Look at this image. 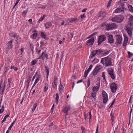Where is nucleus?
<instances>
[{
	"label": "nucleus",
	"instance_id": "1",
	"mask_svg": "<svg viewBox=\"0 0 133 133\" xmlns=\"http://www.w3.org/2000/svg\"><path fill=\"white\" fill-rule=\"evenodd\" d=\"M133 26V16L131 15L129 17L128 22L126 25V30L129 36L130 37L132 36L131 29Z\"/></svg>",
	"mask_w": 133,
	"mask_h": 133
},
{
	"label": "nucleus",
	"instance_id": "2",
	"mask_svg": "<svg viewBox=\"0 0 133 133\" xmlns=\"http://www.w3.org/2000/svg\"><path fill=\"white\" fill-rule=\"evenodd\" d=\"M101 62L104 66H110L111 65V59L108 56L102 58L101 60Z\"/></svg>",
	"mask_w": 133,
	"mask_h": 133
},
{
	"label": "nucleus",
	"instance_id": "3",
	"mask_svg": "<svg viewBox=\"0 0 133 133\" xmlns=\"http://www.w3.org/2000/svg\"><path fill=\"white\" fill-rule=\"evenodd\" d=\"M123 19V17L121 15H117L111 19L112 21L114 22L120 23L121 22Z\"/></svg>",
	"mask_w": 133,
	"mask_h": 133
},
{
	"label": "nucleus",
	"instance_id": "4",
	"mask_svg": "<svg viewBox=\"0 0 133 133\" xmlns=\"http://www.w3.org/2000/svg\"><path fill=\"white\" fill-rule=\"evenodd\" d=\"M102 68V67L100 65L96 66L93 71L92 74L94 76H95L100 71Z\"/></svg>",
	"mask_w": 133,
	"mask_h": 133
},
{
	"label": "nucleus",
	"instance_id": "5",
	"mask_svg": "<svg viewBox=\"0 0 133 133\" xmlns=\"http://www.w3.org/2000/svg\"><path fill=\"white\" fill-rule=\"evenodd\" d=\"M117 26V24L115 23H112L111 24H107L106 25V29L107 30H109L116 29Z\"/></svg>",
	"mask_w": 133,
	"mask_h": 133
},
{
	"label": "nucleus",
	"instance_id": "6",
	"mask_svg": "<svg viewBox=\"0 0 133 133\" xmlns=\"http://www.w3.org/2000/svg\"><path fill=\"white\" fill-rule=\"evenodd\" d=\"M111 92L113 93L115 92L117 89V85L115 83H112L110 86Z\"/></svg>",
	"mask_w": 133,
	"mask_h": 133
},
{
	"label": "nucleus",
	"instance_id": "7",
	"mask_svg": "<svg viewBox=\"0 0 133 133\" xmlns=\"http://www.w3.org/2000/svg\"><path fill=\"white\" fill-rule=\"evenodd\" d=\"M103 102L104 103H106L108 100V96L107 93L104 91L102 92Z\"/></svg>",
	"mask_w": 133,
	"mask_h": 133
},
{
	"label": "nucleus",
	"instance_id": "8",
	"mask_svg": "<svg viewBox=\"0 0 133 133\" xmlns=\"http://www.w3.org/2000/svg\"><path fill=\"white\" fill-rule=\"evenodd\" d=\"M106 39V37L105 36L101 35L99 36L98 38V44H100L103 42Z\"/></svg>",
	"mask_w": 133,
	"mask_h": 133
},
{
	"label": "nucleus",
	"instance_id": "9",
	"mask_svg": "<svg viewBox=\"0 0 133 133\" xmlns=\"http://www.w3.org/2000/svg\"><path fill=\"white\" fill-rule=\"evenodd\" d=\"M108 37V42L110 43H112L114 42V39L113 36L110 34L108 33L105 34Z\"/></svg>",
	"mask_w": 133,
	"mask_h": 133
},
{
	"label": "nucleus",
	"instance_id": "10",
	"mask_svg": "<svg viewBox=\"0 0 133 133\" xmlns=\"http://www.w3.org/2000/svg\"><path fill=\"white\" fill-rule=\"evenodd\" d=\"M126 9L123 7L118 8L115 11V13H121L123 14L124 12V10Z\"/></svg>",
	"mask_w": 133,
	"mask_h": 133
},
{
	"label": "nucleus",
	"instance_id": "11",
	"mask_svg": "<svg viewBox=\"0 0 133 133\" xmlns=\"http://www.w3.org/2000/svg\"><path fill=\"white\" fill-rule=\"evenodd\" d=\"M116 41L115 44L117 45L121 44L122 41V37L120 35L116 36Z\"/></svg>",
	"mask_w": 133,
	"mask_h": 133
},
{
	"label": "nucleus",
	"instance_id": "12",
	"mask_svg": "<svg viewBox=\"0 0 133 133\" xmlns=\"http://www.w3.org/2000/svg\"><path fill=\"white\" fill-rule=\"evenodd\" d=\"M94 41V38H92L86 42V44L88 46H91L93 44Z\"/></svg>",
	"mask_w": 133,
	"mask_h": 133
},
{
	"label": "nucleus",
	"instance_id": "13",
	"mask_svg": "<svg viewBox=\"0 0 133 133\" xmlns=\"http://www.w3.org/2000/svg\"><path fill=\"white\" fill-rule=\"evenodd\" d=\"M108 71L112 79H114L115 78V74H114L112 69L111 68L108 69Z\"/></svg>",
	"mask_w": 133,
	"mask_h": 133
},
{
	"label": "nucleus",
	"instance_id": "14",
	"mask_svg": "<svg viewBox=\"0 0 133 133\" xmlns=\"http://www.w3.org/2000/svg\"><path fill=\"white\" fill-rule=\"evenodd\" d=\"M71 109V107L70 105H67L66 106L63 110V112L66 113V115H67V112L69 111Z\"/></svg>",
	"mask_w": 133,
	"mask_h": 133
},
{
	"label": "nucleus",
	"instance_id": "15",
	"mask_svg": "<svg viewBox=\"0 0 133 133\" xmlns=\"http://www.w3.org/2000/svg\"><path fill=\"white\" fill-rule=\"evenodd\" d=\"M93 66V65L92 64L91 65L89 66V68L87 71H85L84 72V77H86L87 76L88 72L91 69Z\"/></svg>",
	"mask_w": 133,
	"mask_h": 133
},
{
	"label": "nucleus",
	"instance_id": "16",
	"mask_svg": "<svg viewBox=\"0 0 133 133\" xmlns=\"http://www.w3.org/2000/svg\"><path fill=\"white\" fill-rule=\"evenodd\" d=\"M100 84L99 83H98L96 86H94L92 88V91L94 92H96L98 90Z\"/></svg>",
	"mask_w": 133,
	"mask_h": 133
},
{
	"label": "nucleus",
	"instance_id": "17",
	"mask_svg": "<svg viewBox=\"0 0 133 133\" xmlns=\"http://www.w3.org/2000/svg\"><path fill=\"white\" fill-rule=\"evenodd\" d=\"M57 79V77L55 76L54 77V82L52 83V86L54 88H56L57 87L56 81Z\"/></svg>",
	"mask_w": 133,
	"mask_h": 133
},
{
	"label": "nucleus",
	"instance_id": "18",
	"mask_svg": "<svg viewBox=\"0 0 133 133\" xmlns=\"http://www.w3.org/2000/svg\"><path fill=\"white\" fill-rule=\"evenodd\" d=\"M96 54H97V52L96 50H94L92 51L90 56V58H91L93 57H94Z\"/></svg>",
	"mask_w": 133,
	"mask_h": 133
},
{
	"label": "nucleus",
	"instance_id": "19",
	"mask_svg": "<svg viewBox=\"0 0 133 133\" xmlns=\"http://www.w3.org/2000/svg\"><path fill=\"white\" fill-rule=\"evenodd\" d=\"M46 29H48L51 26L52 24L51 22H47L44 24Z\"/></svg>",
	"mask_w": 133,
	"mask_h": 133
},
{
	"label": "nucleus",
	"instance_id": "20",
	"mask_svg": "<svg viewBox=\"0 0 133 133\" xmlns=\"http://www.w3.org/2000/svg\"><path fill=\"white\" fill-rule=\"evenodd\" d=\"M128 40V38L127 37H125L124 38V41L123 43V45L124 46H125L127 45Z\"/></svg>",
	"mask_w": 133,
	"mask_h": 133
},
{
	"label": "nucleus",
	"instance_id": "21",
	"mask_svg": "<svg viewBox=\"0 0 133 133\" xmlns=\"http://www.w3.org/2000/svg\"><path fill=\"white\" fill-rule=\"evenodd\" d=\"M43 53V58H44V60L45 58L46 59H48V55L47 54V53L46 52V51H45L44 52H43L42 53Z\"/></svg>",
	"mask_w": 133,
	"mask_h": 133
},
{
	"label": "nucleus",
	"instance_id": "22",
	"mask_svg": "<svg viewBox=\"0 0 133 133\" xmlns=\"http://www.w3.org/2000/svg\"><path fill=\"white\" fill-rule=\"evenodd\" d=\"M12 41H9L7 43L8 48V49H10L12 47Z\"/></svg>",
	"mask_w": 133,
	"mask_h": 133
},
{
	"label": "nucleus",
	"instance_id": "23",
	"mask_svg": "<svg viewBox=\"0 0 133 133\" xmlns=\"http://www.w3.org/2000/svg\"><path fill=\"white\" fill-rule=\"evenodd\" d=\"M77 20V18H71L69 19V21L71 23H72L73 22L76 21Z\"/></svg>",
	"mask_w": 133,
	"mask_h": 133
},
{
	"label": "nucleus",
	"instance_id": "24",
	"mask_svg": "<svg viewBox=\"0 0 133 133\" xmlns=\"http://www.w3.org/2000/svg\"><path fill=\"white\" fill-rule=\"evenodd\" d=\"M128 9L129 11L131 12H133V7L131 5H129L128 6Z\"/></svg>",
	"mask_w": 133,
	"mask_h": 133
},
{
	"label": "nucleus",
	"instance_id": "25",
	"mask_svg": "<svg viewBox=\"0 0 133 133\" xmlns=\"http://www.w3.org/2000/svg\"><path fill=\"white\" fill-rule=\"evenodd\" d=\"M97 52V54L98 55H99L101 54V53H103V50L101 49H98L96 50Z\"/></svg>",
	"mask_w": 133,
	"mask_h": 133
},
{
	"label": "nucleus",
	"instance_id": "26",
	"mask_svg": "<svg viewBox=\"0 0 133 133\" xmlns=\"http://www.w3.org/2000/svg\"><path fill=\"white\" fill-rule=\"evenodd\" d=\"M45 15H44L43 16H42L39 19V20L38 21V22L39 23L43 21V19L45 18Z\"/></svg>",
	"mask_w": 133,
	"mask_h": 133
},
{
	"label": "nucleus",
	"instance_id": "27",
	"mask_svg": "<svg viewBox=\"0 0 133 133\" xmlns=\"http://www.w3.org/2000/svg\"><path fill=\"white\" fill-rule=\"evenodd\" d=\"M48 85L47 83L45 84V86L44 87V91L45 92L46 91L48 90Z\"/></svg>",
	"mask_w": 133,
	"mask_h": 133
},
{
	"label": "nucleus",
	"instance_id": "28",
	"mask_svg": "<svg viewBox=\"0 0 133 133\" xmlns=\"http://www.w3.org/2000/svg\"><path fill=\"white\" fill-rule=\"evenodd\" d=\"M59 98V96L58 94V93H57L56 94V97L55 98L56 101V103H57L58 102Z\"/></svg>",
	"mask_w": 133,
	"mask_h": 133
},
{
	"label": "nucleus",
	"instance_id": "29",
	"mask_svg": "<svg viewBox=\"0 0 133 133\" xmlns=\"http://www.w3.org/2000/svg\"><path fill=\"white\" fill-rule=\"evenodd\" d=\"M110 51L109 50L108 51H107L105 52H104L103 51V54L104 56H106L110 52Z\"/></svg>",
	"mask_w": 133,
	"mask_h": 133
},
{
	"label": "nucleus",
	"instance_id": "30",
	"mask_svg": "<svg viewBox=\"0 0 133 133\" xmlns=\"http://www.w3.org/2000/svg\"><path fill=\"white\" fill-rule=\"evenodd\" d=\"M9 116V115L8 114H7L4 117L3 120L2 121L1 123H2L3 122H4L5 121L6 118L8 117Z\"/></svg>",
	"mask_w": 133,
	"mask_h": 133
},
{
	"label": "nucleus",
	"instance_id": "31",
	"mask_svg": "<svg viewBox=\"0 0 133 133\" xmlns=\"http://www.w3.org/2000/svg\"><path fill=\"white\" fill-rule=\"evenodd\" d=\"M41 36L44 39H45L46 37L45 35L43 32L41 33Z\"/></svg>",
	"mask_w": 133,
	"mask_h": 133
},
{
	"label": "nucleus",
	"instance_id": "32",
	"mask_svg": "<svg viewBox=\"0 0 133 133\" xmlns=\"http://www.w3.org/2000/svg\"><path fill=\"white\" fill-rule=\"evenodd\" d=\"M37 105V103H35L33 106V109L32 110V111H34Z\"/></svg>",
	"mask_w": 133,
	"mask_h": 133
},
{
	"label": "nucleus",
	"instance_id": "33",
	"mask_svg": "<svg viewBox=\"0 0 133 133\" xmlns=\"http://www.w3.org/2000/svg\"><path fill=\"white\" fill-rule=\"evenodd\" d=\"M36 62L37 61L35 59L33 60L31 62V65L32 66L36 64Z\"/></svg>",
	"mask_w": 133,
	"mask_h": 133
},
{
	"label": "nucleus",
	"instance_id": "34",
	"mask_svg": "<svg viewBox=\"0 0 133 133\" xmlns=\"http://www.w3.org/2000/svg\"><path fill=\"white\" fill-rule=\"evenodd\" d=\"M96 92H94V93H92L91 94L92 97L93 98H95L96 96Z\"/></svg>",
	"mask_w": 133,
	"mask_h": 133
},
{
	"label": "nucleus",
	"instance_id": "35",
	"mask_svg": "<svg viewBox=\"0 0 133 133\" xmlns=\"http://www.w3.org/2000/svg\"><path fill=\"white\" fill-rule=\"evenodd\" d=\"M45 71L46 73H49V68L47 66H45Z\"/></svg>",
	"mask_w": 133,
	"mask_h": 133
},
{
	"label": "nucleus",
	"instance_id": "36",
	"mask_svg": "<svg viewBox=\"0 0 133 133\" xmlns=\"http://www.w3.org/2000/svg\"><path fill=\"white\" fill-rule=\"evenodd\" d=\"M32 38L33 39H35L36 38V37H37V34H35V33H34V34L32 35Z\"/></svg>",
	"mask_w": 133,
	"mask_h": 133
},
{
	"label": "nucleus",
	"instance_id": "37",
	"mask_svg": "<svg viewBox=\"0 0 133 133\" xmlns=\"http://www.w3.org/2000/svg\"><path fill=\"white\" fill-rule=\"evenodd\" d=\"M40 78V77L39 76H38L34 82L35 83H37V82H38V81H39Z\"/></svg>",
	"mask_w": 133,
	"mask_h": 133
},
{
	"label": "nucleus",
	"instance_id": "38",
	"mask_svg": "<svg viewBox=\"0 0 133 133\" xmlns=\"http://www.w3.org/2000/svg\"><path fill=\"white\" fill-rule=\"evenodd\" d=\"M102 76L103 77V79H104L105 80H106L105 76V72H103L102 73Z\"/></svg>",
	"mask_w": 133,
	"mask_h": 133
},
{
	"label": "nucleus",
	"instance_id": "39",
	"mask_svg": "<svg viewBox=\"0 0 133 133\" xmlns=\"http://www.w3.org/2000/svg\"><path fill=\"white\" fill-rule=\"evenodd\" d=\"M111 1H112V0H110L109 1V2L108 3L107 7H108V8L110 6Z\"/></svg>",
	"mask_w": 133,
	"mask_h": 133
},
{
	"label": "nucleus",
	"instance_id": "40",
	"mask_svg": "<svg viewBox=\"0 0 133 133\" xmlns=\"http://www.w3.org/2000/svg\"><path fill=\"white\" fill-rule=\"evenodd\" d=\"M133 55V54L130 52H128V56L129 57V58H130Z\"/></svg>",
	"mask_w": 133,
	"mask_h": 133
},
{
	"label": "nucleus",
	"instance_id": "41",
	"mask_svg": "<svg viewBox=\"0 0 133 133\" xmlns=\"http://www.w3.org/2000/svg\"><path fill=\"white\" fill-rule=\"evenodd\" d=\"M81 19H83L84 18H85V14H83L82 15H81Z\"/></svg>",
	"mask_w": 133,
	"mask_h": 133
},
{
	"label": "nucleus",
	"instance_id": "42",
	"mask_svg": "<svg viewBox=\"0 0 133 133\" xmlns=\"http://www.w3.org/2000/svg\"><path fill=\"white\" fill-rule=\"evenodd\" d=\"M110 116H111V120H112V121H113L114 116H113V114H112V112H111V113Z\"/></svg>",
	"mask_w": 133,
	"mask_h": 133
},
{
	"label": "nucleus",
	"instance_id": "43",
	"mask_svg": "<svg viewBox=\"0 0 133 133\" xmlns=\"http://www.w3.org/2000/svg\"><path fill=\"white\" fill-rule=\"evenodd\" d=\"M43 53L42 54H41V56L39 58H38V59H42V60H44V58H43Z\"/></svg>",
	"mask_w": 133,
	"mask_h": 133
},
{
	"label": "nucleus",
	"instance_id": "44",
	"mask_svg": "<svg viewBox=\"0 0 133 133\" xmlns=\"http://www.w3.org/2000/svg\"><path fill=\"white\" fill-rule=\"evenodd\" d=\"M10 69H14L15 70H17V68L14 67V66H11L10 67Z\"/></svg>",
	"mask_w": 133,
	"mask_h": 133
},
{
	"label": "nucleus",
	"instance_id": "45",
	"mask_svg": "<svg viewBox=\"0 0 133 133\" xmlns=\"http://www.w3.org/2000/svg\"><path fill=\"white\" fill-rule=\"evenodd\" d=\"M63 85L61 84V81H60V84L59 88H62V89H63Z\"/></svg>",
	"mask_w": 133,
	"mask_h": 133
},
{
	"label": "nucleus",
	"instance_id": "46",
	"mask_svg": "<svg viewBox=\"0 0 133 133\" xmlns=\"http://www.w3.org/2000/svg\"><path fill=\"white\" fill-rule=\"evenodd\" d=\"M97 34V33H93V34L91 35L89 37L90 38V37H92L93 36H94L96 35Z\"/></svg>",
	"mask_w": 133,
	"mask_h": 133
},
{
	"label": "nucleus",
	"instance_id": "47",
	"mask_svg": "<svg viewBox=\"0 0 133 133\" xmlns=\"http://www.w3.org/2000/svg\"><path fill=\"white\" fill-rule=\"evenodd\" d=\"M59 91L60 93L61 94L63 92V89L59 88Z\"/></svg>",
	"mask_w": 133,
	"mask_h": 133
},
{
	"label": "nucleus",
	"instance_id": "48",
	"mask_svg": "<svg viewBox=\"0 0 133 133\" xmlns=\"http://www.w3.org/2000/svg\"><path fill=\"white\" fill-rule=\"evenodd\" d=\"M100 79L98 77L97 78V81L98 82V83H99V84H100Z\"/></svg>",
	"mask_w": 133,
	"mask_h": 133
},
{
	"label": "nucleus",
	"instance_id": "49",
	"mask_svg": "<svg viewBox=\"0 0 133 133\" xmlns=\"http://www.w3.org/2000/svg\"><path fill=\"white\" fill-rule=\"evenodd\" d=\"M24 49L23 48H22L21 49L20 51V52H21V54H20L21 55L22 54L23 52L24 51Z\"/></svg>",
	"mask_w": 133,
	"mask_h": 133
},
{
	"label": "nucleus",
	"instance_id": "50",
	"mask_svg": "<svg viewBox=\"0 0 133 133\" xmlns=\"http://www.w3.org/2000/svg\"><path fill=\"white\" fill-rule=\"evenodd\" d=\"M37 72L35 73V75L33 76L32 80V81H33L34 79L36 77V75L37 74Z\"/></svg>",
	"mask_w": 133,
	"mask_h": 133
},
{
	"label": "nucleus",
	"instance_id": "51",
	"mask_svg": "<svg viewBox=\"0 0 133 133\" xmlns=\"http://www.w3.org/2000/svg\"><path fill=\"white\" fill-rule=\"evenodd\" d=\"M37 49H36V52L38 53V55H39L41 52V49L39 50L38 51H37Z\"/></svg>",
	"mask_w": 133,
	"mask_h": 133
},
{
	"label": "nucleus",
	"instance_id": "52",
	"mask_svg": "<svg viewBox=\"0 0 133 133\" xmlns=\"http://www.w3.org/2000/svg\"><path fill=\"white\" fill-rule=\"evenodd\" d=\"M115 99H114V100L112 101V103H111V105L110 106V107H111L112 105L114 103V102H115Z\"/></svg>",
	"mask_w": 133,
	"mask_h": 133
},
{
	"label": "nucleus",
	"instance_id": "53",
	"mask_svg": "<svg viewBox=\"0 0 133 133\" xmlns=\"http://www.w3.org/2000/svg\"><path fill=\"white\" fill-rule=\"evenodd\" d=\"M87 9V8L84 9L82 10L81 11L82 12H85L86 11Z\"/></svg>",
	"mask_w": 133,
	"mask_h": 133
},
{
	"label": "nucleus",
	"instance_id": "54",
	"mask_svg": "<svg viewBox=\"0 0 133 133\" xmlns=\"http://www.w3.org/2000/svg\"><path fill=\"white\" fill-rule=\"evenodd\" d=\"M132 110V109H131L130 110V114H129V118H130H130H131V114Z\"/></svg>",
	"mask_w": 133,
	"mask_h": 133
},
{
	"label": "nucleus",
	"instance_id": "55",
	"mask_svg": "<svg viewBox=\"0 0 133 133\" xmlns=\"http://www.w3.org/2000/svg\"><path fill=\"white\" fill-rule=\"evenodd\" d=\"M91 110H90V112H89V116H90V119H91Z\"/></svg>",
	"mask_w": 133,
	"mask_h": 133
},
{
	"label": "nucleus",
	"instance_id": "56",
	"mask_svg": "<svg viewBox=\"0 0 133 133\" xmlns=\"http://www.w3.org/2000/svg\"><path fill=\"white\" fill-rule=\"evenodd\" d=\"M5 85H4V87H3V89H2V94H3V93L4 91V90H5Z\"/></svg>",
	"mask_w": 133,
	"mask_h": 133
},
{
	"label": "nucleus",
	"instance_id": "57",
	"mask_svg": "<svg viewBox=\"0 0 133 133\" xmlns=\"http://www.w3.org/2000/svg\"><path fill=\"white\" fill-rule=\"evenodd\" d=\"M4 111V109H0V114L2 113Z\"/></svg>",
	"mask_w": 133,
	"mask_h": 133
},
{
	"label": "nucleus",
	"instance_id": "58",
	"mask_svg": "<svg viewBox=\"0 0 133 133\" xmlns=\"http://www.w3.org/2000/svg\"><path fill=\"white\" fill-rule=\"evenodd\" d=\"M90 81L89 80H88V83H87V85H88V87L90 85Z\"/></svg>",
	"mask_w": 133,
	"mask_h": 133
},
{
	"label": "nucleus",
	"instance_id": "59",
	"mask_svg": "<svg viewBox=\"0 0 133 133\" xmlns=\"http://www.w3.org/2000/svg\"><path fill=\"white\" fill-rule=\"evenodd\" d=\"M16 118L15 119V120L11 124V125H10L12 127L13 125V124H14V123L15 122L16 120Z\"/></svg>",
	"mask_w": 133,
	"mask_h": 133
},
{
	"label": "nucleus",
	"instance_id": "60",
	"mask_svg": "<svg viewBox=\"0 0 133 133\" xmlns=\"http://www.w3.org/2000/svg\"><path fill=\"white\" fill-rule=\"evenodd\" d=\"M82 80H81V79L79 80L77 82V84L81 82H82Z\"/></svg>",
	"mask_w": 133,
	"mask_h": 133
},
{
	"label": "nucleus",
	"instance_id": "61",
	"mask_svg": "<svg viewBox=\"0 0 133 133\" xmlns=\"http://www.w3.org/2000/svg\"><path fill=\"white\" fill-rule=\"evenodd\" d=\"M98 125H97V129H96V133H98Z\"/></svg>",
	"mask_w": 133,
	"mask_h": 133
},
{
	"label": "nucleus",
	"instance_id": "62",
	"mask_svg": "<svg viewBox=\"0 0 133 133\" xmlns=\"http://www.w3.org/2000/svg\"><path fill=\"white\" fill-rule=\"evenodd\" d=\"M127 0H120V2H125L127 1Z\"/></svg>",
	"mask_w": 133,
	"mask_h": 133
},
{
	"label": "nucleus",
	"instance_id": "63",
	"mask_svg": "<svg viewBox=\"0 0 133 133\" xmlns=\"http://www.w3.org/2000/svg\"><path fill=\"white\" fill-rule=\"evenodd\" d=\"M36 83H34V84H33V85H32V88L35 86V85L36 84Z\"/></svg>",
	"mask_w": 133,
	"mask_h": 133
},
{
	"label": "nucleus",
	"instance_id": "64",
	"mask_svg": "<svg viewBox=\"0 0 133 133\" xmlns=\"http://www.w3.org/2000/svg\"><path fill=\"white\" fill-rule=\"evenodd\" d=\"M28 21L29 22H31V23H32V20L31 19H30Z\"/></svg>",
	"mask_w": 133,
	"mask_h": 133
}]
</instances>
